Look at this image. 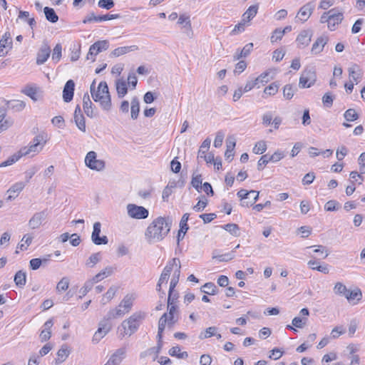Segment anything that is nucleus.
<instances>
[{"label": "nucleus", "instance_id": "79ce46f5", "mask_svg": "<svg viewBox=\"0 0 365 365\" xmlns=\"http://www.w3.org/2000/svg\"><path fill=\"white\" fill-rule=\"evenodd\" d=\"M47 142L46 135L43 133L38 134L36 135L31 142V143L36 144L37 145H40L41 147H44Z\"/></svg>", "mask_w": 365, "mask_h": 365}, {"label": "nucleus", "instance_id": "bb28decb", "mask_svg": "<svg viewBox=\"0 0 365 365\" xmlns=\"http://www.w3.org/2000/svg\"><path fill=\"white\" fill-rule=\"evenodd\" d=\"M135 49H137L135 46L118 47L111 52L110 56L118 57Z\"/></svg>", "mask_w": 365, "mask_h": 365}, {"label": "nucleus", "instance_id": "49530a36", "mask_svg": "<svg viewBox=\"0 0 365 365\" xmlns=\"http://www.w3.org/2000/svg\"><path fill=\"white\" fill-rule=\"evenodd\" d=\"M189 215H190L188 213H185L182 215L181 220L180 222V230L181 232H182L183 235H185V233L189 229L188 225L187 224L189 219Z\"/></svg>", "mask_w": 365, "mask_h": 365}, {"label": "nucleus", "instance_id": "aec40b11", "mask_svg": "<svg viewBox=\"0 0 365 365\" xmlns=\"http://www.w3.org/2000/svg\"><path fill=\"white\" fill-rule=\"evenodd\" d=\"M25 187V183L23 182H18L14 184L8 190L7 192L9 193V195L7 197L6 200L8 201H11L14 200L19 193L23 190Z\"/></svg>", "mask_w": 365, "mask_h": 365}, {"label": "nucleus", "instance_id": "4d7b16f0", "mask_svg": "<svg viewBox=\"0 0 365 365\" xmlns=\"http://www.w3.org/2000/svg\"><path fill=\"white\" fill-rule=\"evenodd\" d=\"M162 346H163L162 339H158L157 346L148 349L150 354H154V358H153L154 360H155L158 358V354L161 351Z\"/></svg>", "mask_w": 365, "mask_h": 365}, {"label": "nucleus", "instance_id": "6e6552de", "mask_svg": "<svg viewBox=\"0 0 365 365\" xmlns=\"http://www.w3.org/2000/svg\"><path fill=\"white\" fill-rule=\"evenodd\" d=\"M314 31L311 29L302 30L296 38L297 47L304 48L308 46L312 41Z\"/></svg>", "mask_w": 365, "mask_h": 365}, {"label": "nucleus", "instance_id": "a211bd4d", "mask_svg": "<svg viewBox=\"0 0 365 365\" xmlns=\"http://www.w3.org/2000/svg\"><path fill=\"white\" fill-rule=\"evenodd\" d=\"M75 83L73 80H68L63 88V101L66 103H68L72 101L73 97Z\"/></svg>", "mask_w": 365, "mask_h": 365}, {"label": "nucleus", "instance_id": "c756f323", "mask_svg": "<svg viewBox=\"0 0 365 365\" xmlns=\"http://www.w3.org/2000/svg\"><path fill=\"white\" fill-rule=\"evenodd\" d=\"M14 281L17 287H23L26 282V274L22 270L18 271L14 275Z\"/></svg>", "mask_w": 365, "mask_h": 365}, {"label": "nucleus", "instance_id": "a18cd8bd", "mask_svg": "<svg viewBox=\"0 0 365 365\" xmlns=\"http://www.w3.org/2000/svg\"><path fill=\"white\" fill-rule=\"evenodd\" d=\"M62 46L61 43H57L53 50L52 60L55 62H58L61 58Z\"/></svg>", "mask_w": 365, "mask_h": 365}, {"label": "nucleus", "instance_id": "de8ad7c7", "mask_svg": "<svg viewBox=\"0 0 365 365\" xmlns=\"http://www.w3.org/2000/svg\"><path fill=\"white\" fill-rule=\"evenodd\" d=\"M340 207H341L340 204L337 201H336L334 200H331L328 201L325 204L324 209L327 211L332 212V211L338 210L340 208Z\"/></svg>", "mask_w": 365, "mask_h": 365}, {"label": "nucleus", "instance_id": "9b49d317", "mask_svg": "<svg viewBox=\"0 0 365 365\" xmlns=\"http://www.w3.org/2000/svg\"><path fill=\"white\" fill-rule=\"evenodd\" d=\"M181 265L180 261L178 258H173L170 259L166 264V266L164 267L163 272L160 274L159 281L160 282H168V279L170 276V273L173 271V269H177V266Z\"/></svg>", "mask_w": 365, "mask_h": 365}, {"label": "nucleus", "instance_id": "423d86ee", "mask_svg": "<svg viewBox=\"0 0 365 365\" xmlns=\"http://www.w3.org/2000/svg\"><path fill=\"white\" fill-rule=\"evenodd\" d=\"M316 80L317 75L315 71L312 68L305 69L299 78V86L302 88H309L314 84Z\"/></svg>", "mask_w": 365, "mask_h": 365}, {"label": "nucleus", "instance_id": "f3484780", "mask_svg": "<svg viewBox=\"0 0 365 365\" xmlns=\"http://www.w3.org/2000/svg\"><path fill=\"white\" fill-rule=\"evenodd\" d=\"M126 355V349L121 347L117 349L109 358L106 364L108 365H119Z\"/></svg>", "mask_w": 365, "mask_h": 365}, {"label": "nucleus", "instance_id": "3c124183", "mask_svg": "<svg viewBox=\"0 0 365 365\" xmlns=\"http://www.w3.org/2000/svg\"><path fill=\"white\" fill-rule=\"evenodd\" d=\"M295 90L292 85H285L283 88L284 97L287 100H290L293 97Z\"/></svg>", "mask_w": 365, "mask_h": 365}, {"label": "nucleus", "instance_id": "20e7f679", "mask_svg": "<svg viewBox=\"0 0 365 365\" xmlns=\"http://www.w3.org/2000/svg\"><path fill=\"white\" fill-rule=\"evenodd\" d=\"M85 164L91 170L102 171L106 167L103 160L97 159V153L95 151H89L85 158Z\"/></svg>", "mask_w": 365, "mask_h": 365}, {"label": "nucleus", "instance_id": "37998d69", "mask_svg": "<svg viewBox=\"0 0 365 365\" xmlns=\"http://www.w3.org/2000/svg\"><path fill=\"white\" fill-rule=\"evenodd\" d=\"M347 290H348V289L346 288V287L341 282H336L334 287V292L336 294H338L340 296L345 297V295L347 292Z\"/></svg>", "mask_w": 365, "mask_h": 365}, {"label": "nucleus", "instance_id": "72a5a7b5", "mask_svg": "<svg viewBox=\"0 0 365 365\" xmlns=\"http://www.w3.org/2000/svg\"><path fill=\"white\" fill-rule=\"evenodd\" d=\"M43 12L45 14L46 19L51 22V23H56L58 20V16L56 14L53 9L46 6L43 9Z\"/></svg>", "mask_w": 365, "mask_h": 365}, {"label": "nucleus", "instance_id": "0eeeda50", "mask_svg": "<svg viewBox=\"0 0 365 365\" xmlns=\"http://www.w3.org/2000/svg\"><path fill=\"white\" fill-rule=\"evenodd\" d=\"M127 212L130 217L138 220L147 218L149 214L146 208L135 204H128L127 205Z\"/></svg>", "mask_w": 365, "mask_h": 365}, {"label": "nucleus", "instance_id": "4c0bfd02", "mask_svg": "<svg viewBox=\"0 0 365 365\" xmlns=\"http://www.w3.org/2000/svg\"><path fill=\"white\" fill-rule=\"evenodd\" d=\"M121 308L122 307H119V306H118L115 309H110L108 313V315H107L108 317L106 319H108V321L109 322V319H110L120 317L123 315H124L125 313H127L124 309L123 310Z\"/></svg>", "mask_w": 365, "mask_h": 365}, {"label": "nucleus", "instance_id": "6ab92c4d", "mask_svg": "<svg viewBox=\"0 0 365 365\" xmlns=\"http://www.w3.org/2000/svg\"><path fill=\"white\" fill-rule=\"evenodd\" d=\"M6 48H12V38L9 31L6 32L0 40V56H4L7 53V51H4V49Z\"/></svg>", "mask_w": 365, "mask_h": 365}, {"label": "nucleus", "instance_id": "ea45409f", "mask_svg": "<svg viewBox=\"0 0 365 365\" xmlns=\"http://www.w3.org/2000/svg\"><path fill=\"white\" fill-rule=\"evenodd\" d=\"M101 259L100 252L92 254L88 259L86 265L90 267H93Z\"/></svg>", "mask_w": 365, "mask_h": 365}, {"label": "nucleus", "instance_id": "603ef678", "mask_svg": "<svg viewBox=\"0 0 365 365\" xmlns=\"http://www.w3.org/2000/svg\"><path fill=\"white\" fill-rule=\"evenodd\" d=\"M278 89L279 84L274 82L264 88V93L269 96H274L277 93Z\"/></svg>", "mask_w": 365, "mask_h": 365}, {"label": "nucleus", "instance_id": "f704fd0d", "mask_svg": "<svg viewBox=\"0 0 365 365\" xmlns=\"http://www.w3.org/2000/svg\"><path fill=\"white\" fill-rule=\"evenodd\" d=\"M22 92L34 101L38 99V88L36 87L27 86L22 90Z\"/></svg>", "mask_w": 365, "mask_h": 365}, {"label": "nucleus", "instance_id": "bf43d9fd", "mask_svg": "<svg viewBox=\"0 0 365 365\" xmlns=\"http://www.w3.org/2000/svg\"><path fill=\"white\" fill-rule=\"evenodd\" d=\"M284 35V31H282L281 29H276L273 31V33L270 37L271 42L274 43L279 40H281Z\"/></svg>", "mask_w": 365, "mask_h": 365}, {"label": "nucleus", "instance_id": "7c9ffc66", "mask_svg": "<svg viewBox=\"0 0 365 365\" xmlns=\"http://www.w3.org/2000/svg\"><path fill=\"white\" fill-rule=\"evenodd\" d=\"M118 291V287L115 286H111L108 290L106 292V294H103L102 299H101V304H106L108 303L110 300H111L114 296L115 295L116 292Z\"/></svg>", "mask_w": 365, "mask_h": 365}, {"label": "nucleus", "instance_id": "f257e3e1", "mask_svg": "<svg viewBox=\"0 0 365 365\" xmlns=\"http://www.w3.org/2000/svg\"><path fill=\"white\" fill-rule=\"evenodd\" d=\"M172 220L169 217H158L147 227L145 236L149 244L162 241L170 232Z\"/></svg>", "mask_w": 365, "mask_h": 365}, {"label": "nucleus", "instance_id": "c03bdc74", "mask_svg": "<svg viewBox=\"0 0 365 365\" xmlns=\"http://www.w3.org/2000/svg\"><path fill=\"white\" fill-rule=\"evenodd\" d=\"M344 117L347 121H354L359 118V115L354 109L349 108L345 111Z\"/></svg>", "mask_w": 365, "mask_h": 365}, {"label": "nucleus", "instance_id": "b1692460", "mask_svg": "<svg viewBox=\"0 0 365 365\" xmlns=\"http://www.w3.org/2000/svg\"><path fill=\"white\" fill-rule=\"evenodd\" d=\"M349 78L357 84L361 79V70L358 65L354 64L348 69Z\"/></svg>", "mask_w": 365, "mask_h": 365}, {"label": "nucleus", "instance_id": "2eb2a0df", "mask_svg": "<svg viewBox=\"0 0 365 365\" xmlns=\"http://www.w3.org/2000/svg\"><path fill=\"white\" fill-rule=\"evenodd\" d=\"M328 41L329 37L326 35H322L318 37L312 44L311 53L312 55H317L322 52Z\"/></svg>", "mask_w": 365, "mask_h": 365}, {"label": "nucleus", "instance_id": "58836bf2", "mask_svg": "<svg viewBox=\"0 0 365 365\" xmlns=\"http://www.w3.org/2000/svg\"><path fill=\"white\" fill-rule=\"evenodd\" d=\"M74 121L78 128L85 133L86 131V121L83 115H75Z\"/></svg>", "mask_w": 365, "mask_h": 365}, {"label": "nucleus", "instance_id": "2f4dec72", "mask_svg": "<svg viewBox=\"0 0 365 365\" xmlns=\"http://www.w3.org/2000/svg\"><path fill=\"white\" fill-rule=\"evenodd\" d=\"M134 301V297L132 295L127 294L119 304V307H123L126 312H128Z\"/></svg>", "mask_w": 365, "mask_h": 365}, {"label": "nucleus", "instance_id": "4468645a", "mask_svg": "<svg viewBox=\"0 0 365 365\" xmlns=\"http://www.w3.org/2000/svg\"><path fill=\"white\" fill-rule=\"evenodd\" d=\"M314 7L315 5L313 2H308L300 8L297 17L303 23L307 21L313 13Z\"/></svg>", "mask_w": 365, "mask_h": 365}, {"label": "nucleus", "instance_id": "a19ab883", "mask_svg": "<svg viewBox=\"0 0 365 365\" xmlns=\"http://www.w3.org/2000/svg\"><path fill=\"white\" fill-rule=\"evenodd\" d=\"M361 297H362L361 292L359 289L352 290V291H350L349 289H348L347 292L345 295V297L349 301L354 300L355 299H357V300H360Z\"/></svg>", "mask_w": 365, "mask_h": 365}, {"label": "nucleus", "instance_id": "ddd939ff", "mask_svg": "<svg viewBox=\"0 0 365 365\" xmlns=\"http://www.w3.org/2000/svg\"><path fill=\"white\" fill-rule=\"evenodd\" d=\"M50 54L51 48L47 42L43 41L37 53L36 63L38 65L43 64L50 56Z\"/></svg>", "mask_w": 365, "mask_h": 365}, {"label": "nucleus", "instance_id": "5fc2aeb1", "mask_svg": "<svg viewBox=\"0 0 365 365\" xmlns=\"http://www.w3.org/2000/svg\"><path fill=\"white\" fill-rule=\"evenodd\" d=\"M4 117L5 114L3 112L0 111V133L4 130H6L12 125V122L8 120H5L3 122Z\"/></svg>", "mask_w": 365, "mask_h": 365}, {"label": "nucleus", "instance_id": "338daca9", "mask_svg": "<svg viewBox=\"0 0 365 365\" xmlns=\"http://www.w3.org/2000/svg\"><path fill=\"white\" fill-rule=\"evenodd\" d=\"M207 200L205 196L202 197V200L198 201V202L193 207V209L196 212H201L207 205Z\"/></svg>", "mask_w": 365, "mask_h": 365}, {"label": "nucleus", "instance_id": "69168bd1", "mask_svg": "<svg viewBox=\"0 0 365 365\" xmlns=\"http://www.w3.org/2000/svg\"><path fill=\"white\" fill-rule=\"evenodd\" d=\"M114 1L113 0H99L98 5L99 7L106 9H110L114 6Z\"/></svg>", "mask_w": 365, "mask_h": 365}, {"label": "nucleus", "instance_id": "4be33fe9", "mask_svg": "<svg viewBox=\"0 0 365 365\" xmlns=\"http://www.w3.org/2000/svg\"><path fill=\"white\" fill-rule=\"evenodd\" d=\"M43 148V147L37 145L36 144L31 143L29 146L23 147L19 150L20 155H22V157H23V156L28 155L31 153H32L33 155H35V154L41 152Z\"/></svg>", "mask_w": 365, "mask_h": 365}, {"label": "nucleus", "instance_id": "680f3d73", "mask_svg": "<svg viewBox=\"0 0 365 365\" xmlns=\"http://www.w3.org/2000/svg\"><path fill=\"white\" fill-rule=\"evenodd\" d=\"M94 284L95 282L92 279L86 281L80 289V293H81L82 296H85L92 289Z\"/></svg>", "mask_w": 365, "mask_h": 365}, {"label": "nucleus", "instance_id": "864d4df0", "mask_svg": "<svg viewBox=\"0 0 365 365\" xmlns=\"http://www.w3.org/2000/svg\"><path fill=\"white\" fill-rule=\"evenodd\" d=\"M178 24H184V27L191 31V22L190 20V16L184 14L180 15L178 19Z\"/></svg>", "mask_w": 365, "mask_h": 365}, {"label": "nucleus", "instance_id": "cd10ccee", "mask_svg": "<svg viewBox=\"0 0 365 365\" xmlns=\"http://www.w3.org/2000/svg\"><path fill=\"white\" fill-rule=\"evenodd\" d=\"M168 320V314L164 313L160 318L158 322V334L157 338L158 339H163V333L165 330V326Z\"/></svg>", "mask_w": 365, "mask_h": 365}, {"label": "nucleus", "instance_id": "473e14b6", "mask_svg": "<svg viewBox=\"0 0 365 365\" xmlns=\"http://www.w3.org/2000/svg\"><path fill=\"white\" fill-rule=\"evenodd\" d=\"M180 268H181V265H178V266H177V269H175V270H174V272H173V277H172V279L170 281V284L169 291H170V292L174 291L175 287L177 286V284L179 282L180 275Z\"/></svg>", "mask_w": 365, "mask_h": 365}, {"label": "nucleus", "instance_id": "5701e85b", "mask_svg": "<svg viewBox=\"0 0 365 365\" xmlns=\"http://www.w3.org/2000/svg\"><path fill=\"white\" fill-rule=\"evenodd\" d=\"M92 102L88 93L84 94L83 98V108L85 113L89 118H93L95 116L93 108Z\"/></svg>", "mask_w": 365, "mask_h": 365}, {"label": "nucleus", "instance_id": "9d476101", "mask_svg": "<svg viewBox=\"0 0 365 365\" xmlns=\"http://www.w3.org/2000/svg\"><path fill=\"white\" fill-rule=\"evenodd\" d=\"M101 232V224L100 222H96L93 224V232L91 234L92 242L96 245H107L108 239L106 235L100 236Z\"/></svg>", "mask_w": 365, "mask_h": 365}, {"label": "nucleus", "instance_id": "e433bc0d", "mask_svg": "<svg viewBox=\"0 0 365 365\" xmlns=\"http://www.w3.org/2000/svg\"><path fill=\"white\" fill-rule=\"evenodd\" d=\"M22 155H20V151L10 156L6 160L3 161L0 163V168H5L9 165H11L16 162H17Z\"/></svg>", "mask_w": 365, "mask_h": 365}, {"label": "nucleus", "instance_id": "c9c22d12", "mask_svg": "<svg viewBox=\"0 0 365 365\" xmlns=\"http://www.w3.org/2000/svg\"><path fill=\"white\" fill-rule=\"evenodd\" d=\"M217 290V287L212 282H207L201 288V292L210 295L216 294Z\"/></svg>", "mask_w": 365, "mask_h": 365}, {"label": "nucleus", "instance_id": "f8f14e48", "mask_svg": "<svg viewBox=\"0 0 365 365\" xmlns=\"http://www.w3.org/2000/svg\"><path fill=\"white\" fill-rule=\"evenodd\" d=\"M111 324L108 319H103L99 322L98 329L93 336V341L98 343L110 330Z\"/></svg>", "mask_w": 365, "mask_h": 365}, {"label": "nucleus", "instance_id": "13d9d810", "mask_svg": "<svg viewBox=\"0 0 365 365\" xmlns=\"http://www.w3.org/2000/svg\"><path fill=\"white\" fill-rule=\"evenodd\" d=\"M307 319L305 317L301 318L296 317L292 319V324L297 328H303L307 324Z\"/></svg>", "mask_w": 365, "mask_h": 365}, {"label": "nucleus", "instance_id": "a878e982", "mask_svg": "<svg viewBox=\"0 0 365 365\" xmlns=\"http://www.w3.org/2000/svg\"><path fill=\"white\" fill-rule=\"evenodd\" d=\"M113 272V269L112 267H106L105 269H103L102 271H101L99 273L96 274L93 278L92 280L97 283L102 279H103L106 277H108L110 276Z\"/></svg>", "mask_w": 365, "mask_h": 365}, {"label": "nucleus", "instance_id": "39448f33", "mask_svg": "<svg viewBox=\"0 0 365 365\" xmlns=\"http://www.w3.org/2000/svg\"><path fill=\"white\" fill-rule=\"evenodd\" d=\"M109 48V42L107 40L98 41L90 46L86 58L95 61V56L99 53L106 51Z\"/></svg>", "mask_w": 365, "mask_h": 365}, {"label": "nucleus", "instance_id": "dca6fc26", "mask_svg": "<svg viewBox=\"0 0 365 365\" xmlns=\"http://www.w3.org/2000/svg\"><path fill=\"white\" fill-rule=\"evenodd\" d=\"M119 17V14H106L102 16H96L94 13H91L83 20V23L87 24L91 23L92 21H104L118 19Z\"/></svg>", "mask_w": 365, "mask_h": 365}, {"label": "nucleus", "instance_id": "c85d7f7f", "mask_svg": "<svg viewBox=\"0 0 365 365\" xmlns=\"http://www.w3.org/2000/svg\"><path fill=\"white\" fill-rule=\"evenodd\" d=\"M116 91L119 98L124 97L128 92L127 83L123 79H118L116 81Z\"/></svg>", "mask_w": 365, "mask_h": 365}, {"label": "nucleus", "instance_id": "774afa93", "mask_svg": "<svg viewBox=\"0 0 365 365\" xmlns=\"http://www.w3.org/2000/svg\"><path fill=\"white\" fill-rule=\"evenodd\" d=\"M358 163L359 165V171L361 174L365 173V153H361L358 158Z\"/></svg>", "mask_w": 365, "mask_h": 365}, {"label": "nucleus", "instance_id": "09e8293b", "mask_svg": "<svg viewBox=\"0 0 365 365\" xmlns=\"http://www.w3.org/2000/svg\"><path fill=\"white\" fill-rule=\"evenodd\" d=\"M224 229L234 236L239 235V226L237 224L229 223L224 226Z\"/></svg>", "mask_w": 365, "mask_h": 365}, {"label": "nucleus", "instance_id": "1a4fd4ad", "mask_svg": "<svg viewBox=\"0 0 365 365\" xmlns=\"http://www.w3.org/2000/svg\"><path fill=\"white\" fill-rule=\"evenodd\" d=\"M329 16L328 29L331 31H334L336 29V26L341 24L344 19V14L341 11H339L336 8L330 9L328 11Z\"/></svg>", "mask_w": 365, "mask_h": 365}, {"label": "nucleus", "instance_id": "7ed1b4c3", "mask_svg": "<svg viewBox=\"0 0 365 365\" xmlns=\"http://www.w3.org/2000/svg\"><path fill=\"white\" fill-rule=\"evenodd\" d=\"M145 316V312L140 311L133 313L128 319L124 320L121 325L125 330V334L131 336L135 333Z\"/></svg>", "mask_w": 365, "mask_h": 365}, {"label": "nucleus", "instance_id": "e2e57ef3", "mask_svg": "<svg viewBox=\"0 0 365 365\" xmlns=\"http://www.w3.org/2000/svg\"><path fill=\"white\" fill-rule=\"evenodd\" d=\"M234 257H235V250L232 251L230 253L213 257V258L218 259L220 262H227L229 260L232 259Z\"/></svg>", "mask_w": 365, "mask_h": 365}, {"label": "nucleus", "instance_id": "393cba45", "mask_svg": "<svg viewBox=\"0 0 365 365\" xmlns=\"http://www.w3.org/2000/svg\"><path fill=\"white\" fill-rule=\"evenodd\" d=\"M257 4L250 6L242 15V21L249 22L256 16V14H257Z\"/></svg>", "mask_w": 365, "mask_h": 365}, {"label": "nucleus", "instance_id": "f03ea898", "mask_svg": "<svg viewBox=\"0 0 365 365\" xmlns=\"http://www.w3.org/2000/svg\"><path fill=\"white\" fill-rule=\"evenodd\" d=\"M90 89L92 98L94 101L99 102L101 108L104 110H110L112 106V103L107 83L105 81H101L98 86L97 91H96L95 81H93L91 85Z\"/></svg>", "mask_w": 365, "mask_h": 365}, {"label": "nucleus", "instance_id": "0e129e2a", "mask_svg": "<svg viewBox=\"0 0 365 365\" xmlns=\"http://www.w3.org/2000/svg\"><path fill=\"white\" fill-rule=\"evenodd\" d=\"M334 101V97L330 93H327L322 97V102L324 105L328 108H330Z\"/></svg>", "mask_w": 365, "mask_h": 365}, {"label": "nucleus", "instance_id": "6e6d98bb", "mask_svg": "<svg viewBox=\"0 0 365 365\" xmlns=\"http://www.w3.org/2000/svg\"><path fill=\"white\" fill-rule=\"evenodd\" d=\"M191 184L193 187H195L197 192H200L202 190V178L200 175H197L195 176H192Z\"/></svg>", "mask_w": 365, "mask_h": 365}, {"label": "nucleus", "instance_id": "052dcab7", "mask_svg": "<svg viewBox=\"0 0 365 365\" xmlns=\"http://www.w3.org/2000/svg\"><path fill=\"white\" fill-rule=\"evenodd\" d=\"M267 150V145L264 141H259L255 144L253 152L256 154H262Z\"/></svg>", "mask_w": 365, "mask_h": 365}, {"label": "nucleus", "instance_id": "8fccbe9b", "mask_svg": "<svg viewBox=\"0 0 365 365\" xmlns=\"http://www.w3.org/2000/svg\"><path fill=\"white\" fill-rule=\"evenodd\" d=\"M69 287V279L68 277H63L56 285L57 292H63L68 289Z\"/></svg>", "mask_w": 365, "mask_h": 365}, {"label": "nucleus", "instance_id": "412c9836", "mask_svg": "<svg viewBox=\"0 0 365 365\" xmlns=\"http://www.w3.org/2000/svg\"><path fill=\"white\" fill-rule=\"evenodd\" d=\"M46 211H42L35 213L29 221V225L31 229L38 228L42 223V221L46 218Z\"/></svg>", "mask_w": 365, "mask_h": 365}]
</instances>
